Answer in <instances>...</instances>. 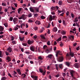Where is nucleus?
<instances>
[{"label":"nucleus","mask_w":80,"mask_h":80,"mask_svg":"<svg viewBox=\"0 0 80 80\" xmlns=\"http://www.w3.org/2000/svg\"><path fill=\"white\" fill-rule=\"evenodd\" d=\"M21 76L23 77V78H25V77H26V74H22Z\"/></svg>","instance_id":"31"},{"label":"nucleus","mask_w":80,"mask_h":80,"mask_svg":"<svg viewBox=\"0 0 80 80\" xmlns=\"http://www.w3.org/2000/svg\"><path fill=\"white\" fill-rule=\"evenodd\" d=\"M63 61V57L61 56L59 57V59H58V61L59 62H62V61Z\"/></svg>","instance_id":"4"},{"label":"nucleus","mask_w":80,"mask_h":80,"mask_svg":"<svg viewBox=\"0 0 80 80\" xmlns=\"http://www.w3.org/2000/svg\"><path fill=\"white\" fill-rule=\"evenodd\" d=\"M78 21V18L76 17L74 19V23H76V22H77Z\"/></svg>","instance_id":"21"},{"label":"nucleus","mask_w":80,"mask_h":80,"mask_svg":"<svg viewBox=\"0 0 80 80\" xmlns=\"http://www.w3.org/2000/svg\"><path fill=\"white\" fill-rule=\"evenodd\" d=\"M22 45H23V46H26V45H27V43H23L22 44Z\"/></svg>","instance_id":"44"},{"label":"nucleus","mask_w":80,"mask_h":80,"mask_svg":"<svg viewBox=\"0 0 80 80\" xmlns=\"http://www.w3.org/2000/svg\"><path fill=\"white\" fill-rule=\"evenodd\" d=\"M34 29L36 30H38V27H35L34 28Z\"/></svg>","instance_id":"64"},{"label":"nucleus","mask_w":80,"mask_h":80,"mask_svg":"<svg viewBox=\"0 0 80 80\" xmlns=\"http://www.w3.org/2000/svg\"><path fill=\"white\" fill-rule=\"evenodd\" d=\"M41 18L42 19H45V17H44L43 16H42L41 17Z\"/></svg>","instance_id":"36"},{"label":"nucleus","mask_w":80,"mask_h":80,"mask_svg":"<svg viewBox=\"0 0 80 80\" xmlns=\"http://www.w3.org/2000/svg\"><path fill=\"white\" fill-rule=\"evenodd\" d=\"M6 79H7V78L5 77H4L2 78V80H5Z\"/></svg>","instance_id":"35"},{"label":"nucleus","mask_w":80,"mask_h":80,"mask_svg":"<svg viewBox=\"0 0 80 80\" xmlns=\"http://www.w3.org/2000/svg\"><path fill=\"white\" fill-rule=\"evenodd\" d=\"M59 53H60V51H58L56 54V57H58V54H59Z\"/></svg>","instance_id":"24"},{"label":"nucleus","mask_w":80,"mask_h":80,"mask_svg":"<svg viewBox=\"0 0 80 80\" xmlns=\"http://www.w3.org/2000/svg\"><path fill=\"white\" fill-rule=\"evenodd\" d=\"M35 23L36 24H38V25H40V21H36V22H35Z\"/></svg>","instance_id":"27"},{"label":"nucleus","mask_w":80,"mask_h":80,"mask_svg":"<svg viewBox=\"0 0 80 80\" xmlns=\"http://www.w3.org/2000/svg\"><path fill=\"white\" fill-rule=\"evenodd\" d=\"M31 78L33 79V80H38V76H31Z\"/></svg>","instance_id":"3"},{"label":"nucleus","mask_w":80,"mask_h":80,"mask_svg":"<svg viewBox=\"0 0 80 80\" xmlns=\"http://www.w3.org/2000/svg\"><path fill=\"white\" fill-rule=\"evenodd\" d=\"M19 38L20 41H23V40H24V37H23L22 38L20 36H19Z\"/></svg>","instance_id":"29"},{"label":"nucleus","mask_w":80,"mask_h":80,"mask_svg":"<svg viewBox=\"0 0 80 80\" xmlns=\"http://www.w3.org/2000/svg\"><path fill=\"white\" fill-rule=\"evenodd\" d=\"M70 72L72 77H74V76H73V74L75 73V71L73 70H70Z\"/></svg>","instance_id":"5"},{"label":"nucleus","mask_w":80,"mask_h":80,"mask_svg":"<svg viewBox=\"0 0 80 80\" xmlns=\"http://www.w3.org/2000/svg\"><path fill=\"white\" fill-rule=\"evenodd\" d=\"M69 54L72 57H74V53L73 52L70 51L69 52Z\"/></svg>","instance_id":"13"},{"label":"nucleus","mask_w":80,"mask_h":80,"mask_svg":"<svg viewBox=\"0 0 80 80\" xmlns=\"http://www.w3.org/2000/svg\"><path fill=\"white\" fill-rule=\"evenodd\" d=\"M55 66H56V70H58V64H56Z\"/></svg>","instance_id":"40"},{"label":"nucleus","mask_w":80,"mask_h":80,"mask_svg":"<svg viewBox=\"0 0 80 80\" xmlns=\"http://www.w3.org/2000/svg\"><path fill=\"white\" fill-rule=\"evenodd\" d=\"M47 45H50V41H48V42H47Z\"/></svg>","instance_id":"41"},{"label":"nucleus","mask_w":80,"mask_h":80,"mask_svg":"<svg viewBox=\"0 0 80 80\" xmlns=\"http://www.w3.org/2000/svg\"><path fill=\"white\" fill-rule=\"evenodd\" d=\"M4 30V28L3 27L0 26V32H3Z\"/></svg>","instance_id":"17"},{"label":"nucleus","mask_w":80,"mask_h":80,"mask_svg":"<svg viewBox=\"0 0 80 80\" xmlns=\"http://www.w3.org/2000/svg\"><path fill=\"white\" fill-rule=\"evenodd\" d=\"M18 20V19L17 18H15L13 19V21L14 22V24H16V23H17V20Z\"/></svg>","instance_id":"10"},{"label":"nucleus","mask_w":80,"mask_h":80,"mask_svg":"<svg viewBox=\"0 0 80 80\" xmlns=\"http://www.w3.org/2000/svg\"><path fill=\"white\" fill-rule=\"evenodd\" d=\"M61 34L63 35H65V34H66V32H65V31L63 30L61 31Z\"/></svg>","instance_id":"20"},{"label":"nucleus","mask_w":80,"mask_h":80,"mask_svg":"<svg viewBox=\"0 0 80 80\" xmlns=\"http://www.w3.org/2000/svg\"><path fill=\"white\" fill-rule=\"evenodd\" d=\"M34 41H31L30 40H28V43L29 45H31L32 43H33Z\"/></svg>","instance_id":"8"},{"label":"nucleus","mask_w":80,"mask_h":80,"mask_svg":"<svg viewBox=\"0 0 80 80\" xmlns=\"http://www.w3.org/2000/svg\"><path fill=\"white\" fill-rule=\"evenodd\" d=\"M49 51H50L49 49H47L46 51V52L47 53H49V52H49Z\"/></svg>","instance_id":"34"},{"label":"nucleus","mask_w":80,"mask_h":80,"mask_svg":"<svg viewBox=\"0 0 80 80\" xmlns=\"http://www.w3.org/2000/svg\"><path fill=\"white\" fill-rule=\"evenodd\" d=\"M17 71L19 75H21L22 73H21V72H20V69H17Z\"/></svg>","instance_id":"18"},{"label":"nucleus","mask_w":80,"mask_h":80,"mask_svg":"<svg viewBox=\"0 0 80 80\" xmlns=\"http://www.w3.org/2000/svg\"><path fill=\"white\" fill-rule=\"evenodd\" d=\"M65 64L66 65H67L68 67H69L70 65V64L69 62H65Z\"/></svg>","instance_id":"19"},{"label":"nucleus","mask_w":80,"mask_h":80,"mask_svg":"<svg viewBox=\"0 0 80 80\" xmlns=\"http://www.w3.org/2000/svg\"><path fill=\"white\" fill-rule=\"evenodd\" d=\"M2 51H0V57H2Z\"/></svg>","instance_id":"60"},{"label":"nucleus","mask_w":80,"mask_h":80,"mask_svg":"<svg viewBox=\"0 0 80 80\" xmlns=\"http://www.w3.org/2000/svg\"><path fill=\"white\" fill-rule=\"evenodd\" d=\"M38 59H39V60H42V56H40L38 57Z\"/></svg>","instance_id":"49"},{"label":"nucleus","mask_w":80,"mask_h":80,"mask_svg":"<svg viewBox=\"0 0 80 80\" xmlns=\"http://www.w3.org/2000/svg\"><path fill=\"white\" fill-rule=\"evenodd\" d=\"M36 0H31V1L32 2V3H35Z\"/></svg>","instance_id":"43"},{"label":"nucleus","mask_w":80,"mask_h":80,"mask_svg":"<svg viewBox=\"0 0 80 80\" xmlns=\"http://www.w3.org/2000/svg\"><path fill=\"white\" fill-rule=\"evenodd\" d=\"M8 11V9L6 8L4 9V12H7Z\"/></svg>","instance_id":"57"},{"label":"nucleus","mask_w":80,"mask_h":80,"mask_svg":"<svg viewBox=\"0 0 80 80\" xmlns=\"http://www.w3.org/2000/svg\"><path fill=\"white\" fill-rule=\"evenodd\" d=\"M80 48V47H77L76 48V50H77V51H78V50H79V49Z\"/></svg>","instance_id":"59"},{"label":"nucleus","mask_w":80,"mask_h":80,"mask_svg":"<svg viewBox=\"0 0 80 80\" xmlns=\"http://www.w3.org/2000/svg\"><path fill=\"white\" fill-rule=\"evenodd\" d=\"M58 4L59 5H62V1H59Z\"/></svg>","instance_id":"38"},{"label":"nucleus","mask_w":80,"mask_h":80,"mask_svg":"<svg viewBox=\"0 0 80 80\" xmlns=\"http://www.w3.org/2000/svg\"><path fill=\"white\" fill-rule=\"evenodd\" d=\"M49 20L50 21H52L53 20L52 17V15H50L49 16Z\"/></svg>","instance_id":"22"},{"label":"nucleus","mask_w":80,"mask_h":80,"mask_svg":"<svg viewBox=\"0 0 80 80\" xmlns=\"http://www.w3.org/2000/svg\"><path fill=\"white\" fill-rule=\"evenodd\" d=\"M57 17L55 15L52 16V20H55V19H57Z\"/></svg>","instance_id":"28"},{"label":"nucleus","mask_w":80,"mask_h":80,"mask_svg":"<svg viewBox=\"0 0 80 80\" xmlns=\"http://www.w3.org/2000/svg\"><path fill=\"white\" fill-rule=\"evenodd\" d=\"M62 64H60L59 65V67L60 68H62Z\"/></svg>","instance_id":"33"},{"label":"nucleus","mask_w":80,"mask_h":80,"mask_svg":"<svg viewBox=\"0 0 80 80\" xmlns=\"http://www.w3.org/2000/svg\"><path fill=\"white\" fill-rule=\"evenodd\" d=\"M66 15H67V16H68V15H69V12H67L66 13Z\"/></svg>","instance_id":"56"},{"label":"nucleus","mask_w":80,"mask_h":80,"mask_svg":"<svg viewBox=\"0 0 80 80\" xmlns=\"http://www.w3.org/2000/svg\"><path fill=\"white\" fill-rule=\"evenodd\" d=\"M52 56H53V55L52 54H49L47 57H48L49 58H51L52 57Z\"/></svg>","instance_id":"25"},{"label":"nucleus","mask_w":80,"mask_h":80,"mask_svg":"<svg viewBox=\"0 0 80 80\" xmlns=\"http://www.w3.org/2000/svg\"><path fill=\"white\" fill-rule=\"evenodd\" d=\"M35 48L34 47V46H32L30 47V49L31 51H32V52H35Z\"/></svg>","instance_id":"9"},{"label":"nucleus","mask_w":80,"mask_h":80,"mask_svg":"<svg viewBox=\"0 0 80 80\" xmlns=\"http://www.w3.org/2000/svg\"><path fill=\"white\" fill-rule=\"evenodd\" d=\"M9 19H10V20L11 21H12V20H13V18L10 17Z\"/></svg>","instance_id":"62"},{"label":"nucleus","mask_w":80,"mask_h":80,"mask_svg":"<svg viewBox=\"0 0 80 80\" xmlns=\"http://www.w3.org/2000/svg\"><path fill=\"white\" fill-rule=\"evenodd\" d=\"M6 59V62H10L11 61V58L8 56L7 57Z\"/></svg>","instance_id":"11"},{"label":"nucleus","mask_w":80,"mask_h":80,"mask_svg":"<svg viewBox=\"0 0 80 80\" xmlns=\"http://www.w3.org/2000/svg\"><path fill=\"white\" fill-rule=\"evenodd\" d=\"M62 23L64 25H66V24H65V21L64 20L62 21Z\"/></svg>","instance_id":"53"},{"label":"nucleus","mask_w":80,"mask_h":80,"mask_svg":"<svg viewBox=\"0 0 80 80\" xmlns=\"http://www.w3.org/2000/svg\"><path fill=\"white\" fill-rule=\"evenodd\" d=\"M12 43H13L14 44H16V41H13L12 42Z\"/></svg>","instance_id":"61"},{"label":"nucleus","mask_w":80,"mask_h":80,"mask_svg":"<svg viewBox=\"0 0 80 80\" xmlns=\"http://www.w3.org/2000/svg\"><path fill=\"white\" fill-rule=\"evenodd\" d=\"M4 25L5 26V27H8V24H7V23H5L4 24Z\"/></svg>","instance_id":"37"},{"label":"nucleus","mask_w":80,"mask_h":80,"mask_svg":"<svg viewBox=\"0 0 80 80\" xmlns=\"http://www.w3.org/2000/svg\"><path fill=\"white\" fill-rule=\"evenodd\" d=\"M47 48V46L46 45H45L43 47V48L44 49H45V48Z\"/></svg>","instance_id":"52"},{"label":"nucleus","mask_w":80,"mask_h":80,"mask_svg":"<svg viewBox=\"0 0 80 80\" xmlns=\"http://www.w3.org/2000/svg\"><path fill=\"white\" fill-rule=\"evenodd\" d=\"M51 9L53 10H56V8L55 7H52L51 8Z\"/></svg>","instance_id":"30"},{"label":"nucleus","mask_w":80,"mask_h":80,"mask_svg":"<svg viewBox=\"0 0 80 80\" xmlns=\"http://www.w3.org/2000/svg\"><path fill=\"white\" fill-rule=\"evenodd\" d=\"M45 73H46V70H45L44 72L42 73V74L43 75H45Z\"/></svg>","instance_id":"47"},{"label":"nucleus","mask_w":80,"mask_h":80,"mask_svg":"<svg viewBox=\"0 0 80 80\" xmlns=\"http://www.w3.org/2000/svg\"><path fill=\"white\" fill-rule=\"evenodd\" d=\"M58 30V29H57V28L56 27H54L53 28V31L54 32H57Z\"/></svg>","instance_id":"26"},{"label":"nucleus","mask_w":80,"mask_h":80,"mask_svg":"<svg viewBox=\"0 0 80 80\" xmlns=\"http://www.w3.org/2000/svg\"><path fill=\"white\" fill-rule=\"evenodd\" d=\"M62 40V38L61 37L59 38L57 40V42H59V41H60Z\"/></svg>","instance_id":"39"},{"label":"nucleus","mask_w":80,"mask_h":80,"mask_svg":"<svg viewBox=\"0 0 80 80\" xmlns=\"http://www.w3.org/2000/svg\"><path fill=\"white\" fill-rule=\"evenodd\" d=\"M22 20H25L26 19V16H25V15L22 14Z\"/></svg>","instance_id":"15"},{"label":"nucleus","mask_w":80,"mask_h":80,"mask_svg":"<svg viewBox=\"0 0 80 80\" xmlns=\"http://www.w3.org/2000/svg\"><path fill=\"white\" fill-rule=\"evenodd\" d=\"M59 53H60V51H58L56 54V57H58V54H59Z\"/></svg>","instance_id":"23"},{"label":"nucleus","mask_w":80,"mask_h":80,"mask_svg":"<svg viewBox=\"0 0 80 80\" xmlns=\"http://www.w3.org/2000/svg\"><path fill=\"white\" fill-rule=\"evenodd\" d=\"M39 70L40 72H41V73H43V70L41 68H39Z\"/></svg>","instance_id":"32"},{"label":"nucleus","mask_w":80,"mask_h":80,"mask_svg":"<svg viewBox=\"0 0 80 80\" xmlns=\"http://www.w3.org/2000/svg\"><path fill=\"white\" fill-rule=\"evenodd\" d=\"M34 9L37 12H39V8L35 7Z\"/></svg>","instance_id":"16"},{"label":"nucleus","mask_w":80,"mask_h":80,"mask_svg":"<svg viewBox=\"0 0 80 80\" xmlns=\"http://www.w3.org/2000/svg\"><path fill=\"white\" fill-rule=\"evenodd\" d=\"M71 16L72 17V18H74V17H75V16L73 13H71Z\"/></svg>","instance_id":"50"},{"label":"nucleus","mask_w":80,"mask_h":80,"mask_svg":"<svg viewBox=\"0 0 80 80\" xmlns=\"http://www.w3.org/2000/svg\"><path fill=\"white\" fill-rule=\"evenodd\" d=\"M6 53V55H9V53L7 52H5Z\"/></svg>","instance_id":"63"},{"label":"nucleus","mask_w":80,"mask_h":80,"mask_svg":"<svg viewBox=\"0 0 80 80\" xmlns=\"http://www.w3.org/2000/svg\"><path fill=\"white\" fill-rule=\"evenodd\" d=\"M65 38V41H64L65 42H66V41L67 40V36H62V39H63V40H64V39Z\"/></svg>","instance_id":"14"},{"label":"nucleus","mask_w":80,"mask_h":80,"mask_svg":"<svg viewBox=\"0 0 80 80\" xmlns=\"http://www.w3.org/2000/svg\"><path fill=\"white\" fill-rule=\"evenodd\" d=\"M40 37L42 40V42H46V40H45V37L44 35H41Z\"/></svg>","instance_id":"2"},{"label":"nucleus","mask_w":80,"mask_h":80,"mask_svg":"<svg viewBox=\"0 0 80 80\" xmlns=\"http://www.w3.org/2000/svg\"><path fill=\"white\" fill-rule=\"evenodd\" d=\"M25 31H20V33H25Z\"/></svg>","instance_id":"54"},{"label":"nucleus","mask_w":80,"mask_h":80,"mask_svg":"<svg viewBox=\"0 0 80 80\" xmlns=\"http://www.w3.org/2000/svg\"><path fill=\"white\" fill-rule=\"evenodd\" d=\"M32 16V13H30L28 15V17H31Z\"/></svg>","instance_id":"42"},{"label":"nucleus","mask_w":80,"mask_h":80,"mask_svg":"<svg viewBox=\"0 0 80 80\" xmlns=\"http://www.w3.org/2000/svg\"><path fill=\"white\" fill-rule=\"evenodd\" d=\"M34 8L33 7H31L29 8L30 11L32 13H35V11H34Z\"/></svg>","instance_id":"6"},{"label":"nucleus","mask_w":80,"mask_h":80,"mask_svg":"<svg viewBox=\"0 0 80 80\" xmlns=\"http://www.w3.org/2000/svg\"><path fill=\"white\" fill-rule=\"evenodd\" d=\"M74 66L76 68H80V64L78 63H75L74 64Z\"/></svg>","instance_id":"1"},{"label":"nucleus","mask_w":80,"mask_h":80,"mask_svg":"<svg viewBox=\"0 0 80 80\" xmlns=\"http://www.w3.org/2000/svg\"><path fill=\"white\" fill-rule=\"evenodd\" d=\"M18 27H16L14 28V30H15V31L17 30H18Z\"/></svg>","instance_id":"45"},{"label":"nucleus","mask_w":80,"mask_h":80,"mask_svg":"<svg viewBox=\"0 0 80 80\" xmlns=\"http://www.w3.org/2000/svg\"><path fill=\"white\" fill-rule=\"evenodd\" d=\"M7 51L10 53L12 52V49L11 47H9L7 49Z\"/></svg>","instance_id":"12"},{"label":"nucleus","mask_w":80,"mask_h":80,"mask_svg":"<svg viewBox=\"0 0 80 80\" xmlns=\"http://www.w3.org/2000/svg\"><path fill=\"white\" fill-rule=\"evenodd\" d=\"M68 38L69 39H70L72 41H73L74 40V36H70V37L68 36Z\"/></svg>","instance_id":"7"},{"label":"nucleus","mask_w":80,"mask_h":80,"mask_svg":"<svg viewBox=\"0 0 80 80\" xmlns=\"http://www.w3.org/2000/svg\"><path fill=\"white\" fill-rule=\"evenodd\" d=\"M60 46H63V43H62V42H60Z\"/></svg>","instance_id":"58"},{"label":"nucleus","mask_w":80,"mask_h":80,"mask_svg":"<svg viewBox=\"0 0 80 80\" xmlns=\"http://www.w3.org/2000/svg\"><path fill=\"white\" fill-rule=\"evenodd\" d=\"M11 40H12V41H13V40H14V37H13V36H11Z\"/></svg>","instance_id":"51"},{"label":"nucleus","mask_w":80,"mask_h":80,"mask_svg":"<svg viewBox=\"0 0 80 80\" xmlns=\"http://www.w3.org/2000/svg\"><path fill=\"white\" fill-rule=\"evenodd\" d=\"M28 22H30V23H32V22H33V21L32 20H31V19H29Z\"/></svg>","instance_id":"46"},{"label":"nucleus","mask_w":80,"mask_h":80,"mask_svg":"<svg viewBox=\"0 0 80 80\" xmlns=\"http://www.w3.org/2000/svg\"><path fill=\"white\" fill-rule=\"evenodd\" d=\"M23 26H25V24L24 23H22V24H21V28H22V27H23Z\"/></svg>","instance_id":"55"},{"label":"nucleus","mask_w":80,"mask_h":80,"mask_svg":"<svg viewBox=\"0 0 80 80\" xmlns=\"http://www.w3.org/2000/svg\"><path fill=\"white\" fill-rule=\"evenodd\" d=\"M2 6H6V3H4V2H3L2 3Z\"/></svg>","instance_id":"48"}]
</instances>
